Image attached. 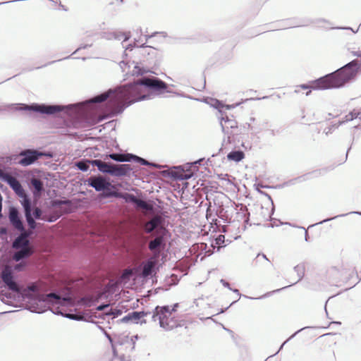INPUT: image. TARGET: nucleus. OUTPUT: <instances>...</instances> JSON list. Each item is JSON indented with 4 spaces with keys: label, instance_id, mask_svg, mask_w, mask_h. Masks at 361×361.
Masks as SVG:
<instances>
[{
    "label": "nucleus",
    "instance_id": "1",
    "mask_svg": "<svg viewBox=\"0 0 361 361\" xmlns=\"http://www.w3.org/2000/svg\"><path fill=\"white\" fill-rule=\"evenodd\" d=\"M360 67L361 62L357 60H353L334 73L311 82L310 85L297 86L295 92L298 93L300 92V90L310 89L306 92V95L308 96L311 93V90H323L341 87L356 76Z\"/></svg>",
    "mask_w": 361,
    "mask_h": 361
},
{
    "label": "nucleus",
    "instance_id": "2",
    "mask_svg": "<svg viewBox=\"0 0 361 361\" xmlns=\"http://www.w3.org/2000/svg\"><path fill=\"white\" fill-rule=\"evenodd\" d=\"M145 85L154 90H163L167 88V85L161 80L157 78H142L133 83L123 87L116 93L115 97L117 99L118 105H129L137 99L133 98V94L137 92L140 86Z\"/></svg>",
    "mask_w": 361,
    "mask_h": 361
},
{
    "label": "nucleus",
    "instance_id": "3",
    "mask_svg": "<svg viewBox=\"0 0 361 361\" xmlns=\"http://www.w3.org/2000/svg\"><path fill=\"white\" fill-rule=\"evenodd\" d=\"M178 305L173 307L157 306L153 313L154 321L158 320L160 326L166 331L172 330L180 326V322L176 311Z\"/></svg>",
    "mask_w": 361,
    "mask_h": 361
},
{
    "label": "nucleus",
    "instance_id": "4",
    "mask_svg": "<svg viewBox=\"0 0 361 361\" xmlns=\"http://www.w3.org/2000/svg\"><path fill=\"white\" fill-rule=\"evenodd\" d=\"M326 279L342 281L349 285L356 284L358 281V274L355 267L342 264L341 268L332 267L326 271Z\"/></svg>",
    "mask_w": 361,
    "mask_h": 361
},
{
    "label": "nucleus",
    "instance_id": "5",
    "mask_svg": "<svg viewBox=\"0 0 361 361\" xmlns=\"http://www.w3.org/2000/svg\"><path fill=\"white\" fill-rule=\"evenodd\" d=\"M44 153L39 152L37 150L26 149L22 151L19 154L21 159L18 161V164L24 166H29L33 164L39 158L44 156Z\"/></svg>",
    "mask_w": 361,
    "mask_h": 361
},
{
    "label": "nucleus",
    "instance_id": "6",
    "mask_svg": "<svg viewBox=\"0 0 361 361\" xmlns=\"http://www.w3.org/2000/svg\"><path fill=\"white\" fill-rule=\"evenodd\" d=\"M1 277L8 288L13 291H18L19 288L17 283L13 280L12 271L8 266H6L2 270Z\"/></svg>",
    "mask_w": 361,
    "mask_h": 361
},
{
    "label": "nucleus",
    "instance_id": "7",
    "mask_svg": "<svg viewBox=\"0 0 361 361\" xmlns=\"http://www.w3.org/2000/svg\"><path fill=\"white\" fill-rule=\"evenodd\" d=\"M156 264L157 260L155 257H151L148 260L143 262L141 264V276L143 278H147L152 276V273L154 271Z\"/></svg>",
    "mask_w": 361,
    "mask_h": 361
},
{
    "label": "nucleus",
    "instance_id": "8",
    "mask_svg": "<svg viewBox=\"0 0 361 361\" xmlns=\"http://www.w3.org/2000/svg\"><path fill=\"white\" fill-rule=\"evenodd\" d=\"M3 179L12 188L16 194L20 196L24 195V190L17 178L9 174H4Z\"/></svg>",
    "mask_w": 361,
    "mask_h": 361
},
{
    "label": "nucleus",
    "instance_id": "9",
    "mask_svg": "<svg viewBox=\"0 0 361 361\" xmlns=\"http://www.w3.org/2000/svg\"><path fill=\"white\" fill-rule=\"evenodd\" d=\"M147 314H149L148 312H130L129 314H128L126 316H125L122 320L124 322H132L133 323H135V324H138V323H140V324H142V323H145L146 321L145 320H142L145 317H146Z\"/></svg>",
    "mask_w": 361,
    "mask_h": 361
},
{
    "label": "nucleus",
    "instance_id": "10",
    "mask_svg": "<svg viewBox=\"0 0 361 361\" xmlns=\"http://www.w3.org/2000/svg\"><path fill=\"white\" fill-rule=\"evenodd\" d=\"M108 157L110 159H111L114 161H130L132 159H137L140 162H142L144 164H147V161L145 159L140 158L138 157H136L135 155L130 154H114H114H109Z\"/></svg>",
    "mask_w": 361,
    "mask_h": 361
},
{
    "label": "nucleus",
    "instance_id": "11",
    "mask_svg": "<svg viewBox=\"0 0 361 361\" xmlns=\"http://www.w3.org/2000/svg\"><path fill=\"white\" fill-rule=\"evenodd\" d=\"M90 185L93 187L97 191H101L104 189H107L110 183L106 181V180L101 177H92L90 178Z\"/></svg>",
    "mask_w": 361,
    "mask_h": 361
},
{
    "label": "nucleus",
    "instance_id": "12",
    "mask_svg": "<svg viewBox=\"0 0 361 361\" xmlns=\"http://www.w3.org/2000/svg\"><path fill=\"white\" fill-rule=\"evenodd\" d=\"M221 125L223 130L226 133H231L233 130L238 128V123L233 118H229L228 117L222 118Z\"/></svg>",
    "mask_w": 361,
    "mask_h": 361
},
{
    "label": "nucleus",
    "instance_id": "13",
    "mask_svg": "<svg viewBox=\"0 0 361 361\" xmlns=\"http://www.w3.org/2000/svg\"><path fill=\"white\" fill-rule=\"evenodd\" d=\"M9 219L12 225L18 230L24 229L23 223L18 216V212L16 208H11L9 212Z\"/></svg>",
    "mask_w": 361,
    "mask_h": 361
},
{
    "label": "nucleus",
    "instance_id": "14",
    "mask_svg": "<svg viewBox=\"0 0 361 361\" xmlns=\"http://www.w3.org/2000/svg\"><path fill=\"white\" fill-rule=\"evenodd\" d=\"M91 164L96 166L101 172L109 173L111 175L112 173V164H107L99 159L91 160Z\"/></svg>",
    "mask_w": 361,
    "mask_h": 361
},
{
    "label": "nucleus",
    "instance_id": "15",
    "mask_svg": "<svg viewBox=\"0 0 361 361\" xmlns=\"http://www.w3.org/2000/svg\"><path fill=\"white\" fill-rule=\"evenodd\" d=\"M34 109L37 111L47 114H53L61 111V108L59 106L37 105Z\"/></svg>",
    "mask_w": 361,
    "mask_h": 361
},
{
    "label": "nucleus",
    "instance_id": "16",
    "mask_svg": "<svg viewBox=\"0 0 361 361\" xmlns=\"http://www.w3.org/2000/svg\"><path fill=\"white\" fill-rule=\"evenodd\" d=\"M131 170L129 164L113 165L111 175L116 176H126Z\"/></svg>",
    "mask_w": 361,
    "mask_h": 361
},
{
    "label": "nucleus",
    "instance_id": "17",
    "mask_svg": "<svg viewBox=\"0 0 361 361\" xmlns=\"http://www.w3.org/2000/svg\"><path fill=\"white\" fill-rule=\"evenodd\" d=\"M13 247L16 249L30 247L29 240H27L26 235L21 234L18 236L13 243Z\"/></svg>",
    "mask_w": 361,
    "mask_h": 361
},
{
    "label": "nucleus",
    "instance_id": "18",
    "mask_svg": "<svg viewBox=\"0 0 361 361\" xmlns=\"http://www.w3.org/2000/svg\"><path fill=\"white\" fill-rule=\"evenodd\" d=\"M31 247H23L20 250L16 252L13 256V259L16 262H18L22 259L30 257L32 254Z\"/></svg>",
    "mask_w": 361,
    "mask_h": 361
},
{
    "label": "nucleus",
    "instance_id": "19",
    "mask_svg": "<svg viewBox=\"0 0 361 361\" xmlns=\"http://www.w3.org/2000/svg\"><path fill=\"white\" fill-rule=\"evenodd\" d=\"M164 243V238L161 236H158L153 240H151L149 243V249L151 251H156L159 249L160 246Z\"/></svg>",
    "mask_w": 361,
    "mask_h": 361
},
{
    "label": "nucleus",
    "instance_id": "20",
    "mask_svg": "<svg viewBox=\"0 0 361 361\" xmlns=\"http://www.w3.org/2000/svg\"><path fill=\"white\" fill-rule=\"evenodd\" d=\"M269 263V260L264 254H258L253 261L255 267L266 266Z\"/></svg>",
    "mask_w": 361,
    "mask_h": 361
},
{
    "label": "nucleus",
    "instance_id": "21",
    "mask_svg": "<svg viewBox=\"0 0 361 361\" xmlns=\"http://www.w3.org/2000/svg\"><path fill=\"white\" fill-rule=\"evenodd\" d=\"M245 157V154L242 151H233L230 152L227 155V158L228 160L234 161L238 162L243 159Z\"/></svg>",
    "mask_w": 361,
    "mask_h": 361
},
{
    "label": "nucleus",
    "instance_id": "22",
    "mask_svg": "<svg viewBox=\"0 0 361 361\" xmlns=\"http://www.w3.org/2000/svg\"><path fill=\"white\" fill-rule=\"evenodd\" d=\"M31 185H32V186L35 189V191L33 192L34 195L35 196L39 195L41 192L43 190V183H42V182L40 180H39V179L32 178L31 180Z\"/></svg>",
    "mask_w": 361,
    "mask_h": 361
},
{
    "label": "nucleus",
    "instance_id": "23",
    "mask_svg": "<svg viewBox=\"0 0 361 361\" xmlns=\"http://www.w3.org/2000/svg\"><path fill=\"white\" fill-rule=\"evenodd\" d=\"M133 274V272L132 269H125L118 282L121 284L126 285L132 277Z\"/></svg>",
    "mask_w": 361,
    "mask_h": 361
},
{
    "label": "nucleus",
    "instance_id": "24",
    "mask_svg": "<svg viewBox=\"0 0 361 361\" xmlns=\"http://www.w3.org/2000/svg\"><path fill=\"white\" fill-rule=\"evenodd\" d=\"M159 223L157 218H153L149 221L147 222L145 226L147 233H151L154 228H157Z\"/></svg>",
    "mask_w": 361,
    "mask_h": 361
},
{
    "label": "nucleus",
    "instance_id": "25",
    "mask_svg": "<svg viewBox=\"0 0 361 361\" xmlns=\"http://www.w3.org/2000/svg\"><path fill=\"white\" fill-rule=\"evenodd\" d=\"M109 94H111V92H105L100 95H98L92 99L93 102H102L105 100H106L109 97Z\"/></svg>",
    "mask_w": 361,
    "mask_h": 361
},
{
    "label": "nucleus",
    "instance_id": "26",
    "mask_svg": "<svg viewBox=\"0 0 361 361\" xmlns=\"http://www.w3.org/2000/svg\"><path fill=\"white\" fill-rule=\"evenodd\" d=\"M91 164V161H81L76 164L77 167L81 171H85L89 169V164Z\"/></svg>",
    "mask_w": 361,
    "mask_h": 361
},
{
    "label": "nucleus",
    "instance_id": "27",
    "mask_svg": "<svg viewBox=\"0 0 361 361\" xmlns=\"http://www.w3.org/2000/svg\"><path fill=\"white\" fill-rule=\"evenodd\" d=\"M23 205L25 209V214L31 213L30 202V200L25 195L23 201Z\"/></svg>",
    "mask_w": 361,
    "mask_h": 361
},
{
    "label": "nucleus",
    "instance_id": "28",
    "mask_svg": "<svg viewBox=\"0 0 361 361\" xmlns=\"http://www.w3.org/2000/svg\"><path fill=\"white\" fill-rule=\"evenodd\" d=\"M26 220L30 228L34 229L36 227V223L34 219L32 217L31 213L25 214Z\"/></svg>",
    "mask_w": 361,
    "mask_h": 361
},
{
    "label": "nucleus",
    "instance_id": "29",
    "mask_svg": "<svg viewBox=\"0 0 361 361\" xmlns=\"http://www.w3.org/2000/svg\"><path fill=\"white\" fill-rule=\"evenodd\" d=\"M60 300V297L55 293H49L46 295L44 300L45 301H53L54 300L57 302Z\"/></svg>",
    "mask_w": 361,
    "mask_h": 361
},
{
    "label": "nucleus",
    "instance_id": "30",
    "mask_svg": "<svg viewBox=\"0 0 361 361\" xmlns=\"http://www.w3.org/2000/svg\"><path fill=\"white\" fill-rule=\"evenodd\" d=\"M347 120L350 121L354 118H361V112L353 111L346 116Z\"/></svg>",
    "mask_w": 361,
    "mask_h": 361
},
{
    "label": "nucleus",
    "instance_id": "31",
    "mask_svg": "<svg viewBox=\"0 0 361 361\" xmlns=\"http://www.w3.org/2000/svg\"><path fill=\"white\" fill-rule=\"evenodd\" d=\"M59 217V215H52L50 216H48L47 215H44L41 219L44 221L53 222V221H55Z\"/></svg>",
    "mask_w": 361,
    "mask_h": 361
},
{
    "label": "nucleus",
    "instance_id": "32",
    "mask_svg": "<svg viewBox=\"0 0 361 361\" xmlns=\"http://www.w3.org/2000/svg\"><path fill=\"white\" fill-rule=\"evenodd\" d=\"M135 202L137 203V204L143 208V209H147V204L143 201V200H135Z\"/></svg>",
    "mask_w": 361,
    "mask_h": 361
},
{
    "label": "nucleus",
    "instance_id": "33",
    "mask_svg": "<svg viewBox=\"0 0 361 361\" xmlns=\"http://www.w3.org/2000/svg\"><path fill=\"white\" fill-rule=\"evenodd\" d=\"M225 236L224 235H219L216 238V244L218 245H221L224 243Z\"/></svg>",
    "mask_w": 361,
    "mask_h": 361
},
{
    "label": "nucleus",
    "instance_id": "34",
    "mask_svg": "<svg viewBox=\"0 0 361 361\" xmlns=\"http://www.w3.org/2000/svg\"><path fill=\"white\" fill-rule=\"evenodd\" d=\"M42 215V211L39 208H35L34 211V216L36 219H40Z\"/></svg>",
    "mask_w": 361,
    "mask_h": 361
},
{
    "label": "nucleus",
    "instance_id": "35",
    "mask_svg": "<svg viewBox=\"0 0 361 361\" xmlns=\"http://www.w3.org/2000/svg\"><path fill=\"white\" fill-rule=\"evenodd\" d=\"M206 216H207V219H211L212 221H214V219L212 218V213H211V209H210V207L207 208V214H206Z\"/></svg>",
    "mask_w": 361,
    "mask_h": 361
},
{
    "label": "nucleus",
    "instance_id": "36",
    "mask_svg": "<svg viewBox=\"0 0 361 361\" xmlns=\"http://www.w3.org/2000/svg\"><path fill=\"white\" fill-rule=\"evenodd\" d=\"M109 305H100L99 306L97 309L98 310H104L106 307H107Z\"/></svg>",
    "mask_w": 361,
    "mask_h": 361
},
{
    "label": "nucleus",
    "instance_id": "37",
    "mask_svg": "<svg viewBox=\"0 0 361 361\" xmlns=\"http://www.w3.org/2000/svg\"><path fill=\"white\" fill-rule=\"evenodd\" d=\"M67 317L71 319H78V317L75 314H67Z\"/></svg>",
    "mask_w": 361,
    "mask_h": 361
},
{
    "label": "nucleus",
    "instance_id": "38",
    "mask_svg": "<svg viewBox=\"0 0 361 361\" xmlns=\"http://www.w3.org/2000/svg\"><path fill=\"white\" fill-rule=\"evenodd\" d=\"M109 340H110L111 343H112V339L110 337H109ZM111 345H112V348H113L114 353L116 355V351L115 346H114V345L113 343H111Z\"/></svg>",
    "mask_w": 361,
    "mask_h": 361
},
{
    "label": "nucleus",
    "instance_id": "39",
    "mask_svg": "<svg viewBox=\"0 0 361 361\" xmlns=\"http://www.w3.org/2000/svg\"><path fill=\"white\" fill-rule=\"evenodd\" d=\"M2 216L1 215V197H0V218Z\"/></svg>",
    "mask_w": 361,
    "mask_h": 361
},
{
    "label": "nucleus",
    "instance_id": "40",
    "mask_svg": "<svg viewBox=\"0 0 361 361\" xmlns=\"http://www.w3.org/2000/svg\"><path fill=\"white\" fill-rule=\"evenodd\" d=\"M355 56H358V57H361V51H357L355 54Z\"/></svg>",
    "mask_w": 361,
    "mask_h": 361
},
{
    "label": "nucleus",
    "instance_id": "41",
    "mask_svg": "<svg viewBox=\"0 0 361 361\" xmlns=\"http://www.w3.org/2000/svg\"><path fill=\"white\" fill-rule=\"evenodd\" d=\"M1 233H6V229H4V228H1Z\"/></svg>",
    "mask_w": 361,
    "mask_h": 361
}]
</instances>
